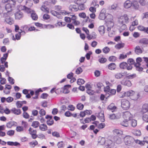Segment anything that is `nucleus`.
<instances>
[{
  "instance_id": "f257e3e1",
  "label": "nucleus",
  "mask_w": 148,
  "mask_h": 148,
  "mask_svg": "<svg viewBox=\"0 0 148 148\" xmlns=\"http://www.w3.org/2000/svg\"><path fill=\"white\" fill-rule=\"evenodd\" d=\"M54 9L56 11L54 10H51V13L53 15L56 16L59 18H61L62 16L61 15V14H63L64 12L61 11V7L60 5H56L54 6Z\"/></svg>"
},
{
  "instance_id": "f03ea898",
  "label": "nucleus",
  "mask_w": 148,
  "mask_h": 148,
  "mask_svg": "<svg viewBox=\"0 0 148 148\" xmlns=\"http://www.w3.org/2000/svg\"><path fill=\"white\" fill-rule=\"evenodd\" d=\"M16 0H8V3L5 6V9L7 12L6 13L10 14L12 10V8L15 4Z\"/></svg>"
},
{
  "instance_id": "7ed1b4c3",
  "label": "nucleus",
  "mask_w": 148,
  "mask_h": 148,
  "mask_svg": "<svg viewBox=\"0 0 148 148\" xmlns=\"http://www.w3.org/2000/svg\"><path fill=\"white\" fill-rule=\"evenodd\" d=\"M10 14L8 13H3V17L4 18L5 22L10 25H12L14 23V19L10 16Z\"/></svg>"
},
{
  "instance_id": "20e7f679",
  "label": "nucleus",
  "mask_w": 148,
  "mask_h": 148,
  "mask_svg": "<svg viewBox=\"0 0 148 148\" xmlns=\"http://www.w3.org/2000/svg\"><path fill=\"white\" fill-rule=\"evenodd\" d=\"M121 106L124 110H127L130 107L129 101L125 99H123L121 101Z\"/></svg>"
},
{
  "instance_id": "39448f33",
  "label": "nucleus",
  "mask_w": 148,
  "mask_h": 148,
  "mask_svg": "<svg viewBox=\"0 0 148 148\" xmlns=\"http://www.w3.org/2000/svg\"><path fill=\"white\" fill-rule=\"evenodd\" d=\"M118 21L120 24H126L129 22V19L127 14H124L120 17L119 18Z\"/></svg>"
},
{
  "instance_id": "423d86ee",
  "label": "nucleus",
  "mask_w": 148,
  "mask_h": 148,
  "mask_svg": "<svg viewBox=\"0 0 148 148\" xmlns=\"http://www.w3.org/2000/svg\"><path fill=\"white\" fill-rule=\"evenodd\" d=\"M124 142L127 145H130L133 143L134 139L131 136H126L124 138Z\"/></svg>"
},
{
  "instance_id": "0eeeda50",
  "label": "nucleus",
  "mask_w": 148,
  "mask_h": 148,
  "mask_svg": "<svg viewBox=\"0 0 148 148\" xmlns=\"http://www.w3.org/2000/svg\"><path fill=\"white\" fill-rule=\"evenodd\" d=\"M106 22L107 24H110V26L113 27L114 25V23L113 22V16L110 14H108L106 16Z\"/></svg>"
},
{
  "instance_id": "6e6552de",
  "label": "nucleus",
  "mask_w": 148,
  "mask_h": 148,
  "mask_svg": "<svg viewBox=\"0 0 148 148\" xmlns=\"http://www.w3.org/2000/svg\"><path fill=\"white\" fill-rule=\"evenodd\" d=\"M123 117L125 120L130 121L132 119L133 116L129 112L126 111L124 113Z\"/></svg>"
},
{
  "instance_id": "1a4fd4ad",
  "label": "nucleus",
  "mask_w": 148,
  "mask_h": 148,
  "mask_svg": "<svg viewBox=\"0 0 148 148\" xmlns=\"http://www.w3.org/2000/svg\"><path fill=\"white\" fill-rule=\"evenodd\" d=\"M95 115L98 117L101 122L105 121V118L103 111H101L100 112L96 113Z\"/></svg>"
},
{
  "instance_id": "9d476101",
  "label": "nucleus",
  "mask_w": 148,
  "mask_h": 148,
  "mask_svg": "<svg viewBox=\"0 0 148 148\" xmlns=\"http://www.w3.org/2000/svg\"><path fill=\"white\" fill-rule=\"evenodd\" d=\"M114 143L111 140L107 139L106 140L105 143V146L109 148H112L114 145Z\"/></svg>"
},
{
  "instance_id": "9b49d317",
  "label": "nucleus",
  "mask_w": 148,
  "mask_h": 148,
  "mask_svg": "<svg viewBox=\"0 0 148 148\" xmlns=\"http://www.w3.org/2000/svg\"><path fill=\"white\" fill-rule=\"evenodd\" d=\"M140 112L143 114L146 113H148V104L145 103L143 105Z\"/></svg>"
},
{
  "instance_id": "f8f14e48",
  "label": "nucleus",
  "mask_w": 148,
  "mask_h": 148,
  "mask_svg": "<svg viewBox=\"0 0 148 148\" xmlns=\"http://www.w3.org/2000/svg\"><path fill=\"white\" fill-rule=\"evenodd\" d=\"M116 93V90L114 89H111L109 91H108L107 92L106 94V96L107 98L110 96L114 95Z\"/></svg>"
},
{
  "instance_id": "ddd939ff",
  "label": "nucleus",
  "mask_w": 148,
  "mask_h": 148,
  "mask_svg": "<svg viewBox=\"0 0 148 148\" xmlns=\"http://www.w3.org/2000/svg\"><path fill=\"white\" fill-rule=\"evenodd\" d=\"M107 109L112 112H114L116 110L117 108L114 106V103H112L108 106Z\"/></svg>"
},
{
  "instance_id": "4468645a",
  "label": "nucleus",
  "mask_w": 148,
  "mask_h": 148,
  "mask_svg": "<svg viewBox=\"0 0 148 148\" xmlns=\"http://www.w3.org/2000/svg\"><path fill=\"white\" fill-rule=\"evenodd\" d=\"M15 18L16 19L20 20L23 17V15L22 12L19 11L15 14Z\"/></svg>"
},
{
  "instance_id": "2eb2a0df",
  "label": "nucleus",
  "mask_w": 148,
  "mask_h": 148,
  "mask_svg": "<svg viewBox=\"0 0 148 148\" xmlns=\"http://www.w3.org/2000/svg\"><path fill=\"white\" fill-rule=\"evenodd\" d=\"M12 112L14 114L16 115H19L21 113V110L19 109H16L14 108L11 109Z\"/></svg>"
},
{
  "instance_id": "dca6fc26",
  "label": "nucleus",
  "mask_w": 148,
  "mask_h": 148,
  "mask_svg": "<svg viewBox=\"0 0 148 148\" xmlns=\"http://www.w3.org/2000/svg\"><path fill=\"white\" fill-rule=\"evenodd\" d=\"M31 14V17L33 20H36L38 19V17L37 14L34 11L31 9V11L29 13Z\"/></svg>"
},
{
  "instance_id": "f3484780",
  "label": "nucleus",
  "mask_w": 148,
  "mask_h": 148,
  "mask_svg": "<svg viewBox=\"0 0 148 148\" xmlns=\"http://www.w3.org/2000/svg\"><path fill=\"white\" fill-rule=\"evenodd\" d=\"M78 6L76 5L71 4L69 7V10L75 12L78 10Z\"/></svg>"
},
{
  "instance_id": "a211bd4d",
  "label": "nucleus",
  "mask_w": 148,
  "mask_h": 148,
  "mask_svg": "<svg viewBox=\"0 0 148 148\" xmlns=\"http://www.w3.org/2000/svg\"><path fill=\"white\" fill-rule=\"evenodd\" d=\"M124 76V73H117L114 75V77L117 79H120L123 78Z\"/></svg>"
},
{
  "instance_id": "6ab92c4d",
  "label": "nucleus",
  "mask_w": 148,
  "mask_h": 148,
  "mask_svg": "<svg viewBox=\"0 0 148 148\" xmlns=\"http://www.w3.org/2000/svg\"><path fill=\"white\" fill-rule=\"evenodd\" d=\"M114 142L117 144H120L122 141L121 138L118 136H114Z\"/></svg>"
},
{
  "instance_id": "aec40b11",
  "label": "nucleus",
  "mask_w": 148,
  "mask_h": 148,
  "mask_svg": "<svg viewBox=\"0 0 148 148\" xmlns=\"http://www.w3.org/2000/svg\"><path fill=\"white\" fill-rule=\"evenodd\" d=\"M140 96V95L139 93L134 92L131 98L133 100H136L138 99Z\"/></svg>"
},
{
  "instance_id": "412c9836",
  "label": "nucleus",
  "mask_w": 148,
  "mask_h": 148,
  "mask_svg": "<svg viewBox=\"0 0 148 148\" xmlns=\"http://www.w3.org/2000/svg\"><path fill=\"white\" fill-rule=\"evenodd\" d=\"M135 66L136 67V69L139 72L142 71L143 70V68L141 66L140 64L135 63Z\"/></svg>"
},
{
  "instance_id": "4be33fe9",
  "label": "nucleus",
  "mask_w": 148,
  "mask_h": 148,
  "mask_svg": "<svg viewBox=\"0 0 148 148\" xmlns=\"http://www.w3.org/2000/svg\"><path fill=\"white\" fill-rule=\"evenodd\" d=\"M106 140L104 138L99 137L98 139V143L101 145L105 144Z\"/></svg>"
},
{
  "instance_id": "5701e85b",
  "label": "nucleus",
  "mask_w": 148,
  "mask_h": 148,
  "mask_svg": "<svg viewBox=\"0 0 148 148\" xmlns=\"http://www.w3.org/2000/svg\"><path fill=\"white\" fill-rule=\"evenodd\" d=\"M132 6L133 8L135 10H138L139 7V5L137 1H134L132 3Z\"/></svg>"
},
{
  "instance_id": "b1692460",
  "label": "nucleus",
  "mask_w": 148,
  "mask_h": 148,
  "mask_svg": "<svg viewBox=\"0 0 148 148\" xmlns=\"http://www.w3.org/2000/svg\"><path fill=\"white\" fill-rule=\"evenodd\" d=\"M19 9L21 10H25L28 13L31 11V9L27 8L25 6L20 5Z\"/></svg>"
},
{
  "instance_id": "393cba45",
  "label": "nucleus",
  "mask_w": 148,
  "mask_h": 148,
  "mask_svg": "<svg viewBox=\"0 0 148 148\" xmlns=\"http://www.w3.org/2000/svg\"><path fill=\"white\" fill-rule=\"evenodd\" d=\"M98 29L100 34L101 35H103L105 32V29L104 26L102 25L99 26Z\"/></svg>"
},
{
  "instance_id": "a878e982",
  "label": "nucleus",
  "mask_w": 148,
  "mask_h": 148,
  "mask_svg": "<svg viewBox=\"0 0 148 148\" xmlns=\"http://www.w3.org/2000/svg\"><path fill=\"white\" fill-rule=\"evenodd\" d=\"M132 5V3L129 0L126 1L124 3V5L125 8H128L131 6Z\"/></svg>"
},
{
  "instance_id": "bb28decb",
  "label": "nucleus",
  "mask_w": 148,
  "mask_h": 148,
  "mask_svg": "<svg viewBox=\"0 0 148 148\" xmlns=\"http://www.w3.org/2000/svg\"><path fill=\"white\" fill-rule=\"evenodd\" d=\"M121 83L124 85L130 87L131 86L132 84L131 82L129 80H126L125 82L122 81Z\"/></svg>"
},
{
  "instance_id": "cd10ccee",
  "label": "nucleus",
  "mask_w": 148,
  "mask_h": 148,
  "mask_svg": "<svg viewBox=\"0 0 148 148\" xmlns=\"http://www.w3.org/2000/svg\"><path fill=\"white\" fill-rule=\"evenodd\" d=\"M140 43L144 45H148V39L143 38L139 40Z\"/></svg>"
},
{
  "instance_id": "c85d7f7f",
  "label": "nucleus",
  "mask_w": 148,
  "mask_h": 148,
  "mask_svg": "<svg viewBox=\"0 0 148 148\" xmlns=\"http://www.w3.org/2000/svg\"><path fill=\"white\" fill-rule=\"evenodd\" d=\"M135 52L136 54H139L142 53V51L139 46H137L135 48Z\"/></svg>"
},
{
  "instance_id": "c756f323",
  "label": "nucleus",
  "mask_w": 148,
  "mask_h": 148,
  "mask_svg": "<svg viewBox=\"0 0 148 148\" xmlns=\"http://www.w3.org/2000/svg\"><path fill=\"white\" fill-rule=\"evenodd\" d=\"M7 144L10 146H17L20 145V144L16 142H13L12 141H8L7 142Z\"/></svg>"
},
{
  "instance_id": "7c9ffc66",
  "label": "nucleus",
  "mask_w": 148,
  "mask_h": 148,
  "mask_svg": "<svg viewBox=\"0 0 148 148\" xmlns=\"http://www.w3.org/2000/svg\"><path fill=\"white\" fill-rule=\"evenodd\" d=\"M21 34L20 32H19L18 33L16 34L15 35V38L14 37V36H12V39L13 40H19L20 39Z\"/></svg>"
},
{
  "instance_id": "2f4dec72",
  "label": "nucleus",
  "mask_w": 148,
  "mask_h": 148,
  "mask_svg": "<svg viewBox=\"0 0 148 148\" xmlns=\"http://www.w3.org/2000/svg\"><path fill=\"white\" fill-rule=\"evenodd\" d=\"M71 85H65L63 88V92L65 93H68L69 92V90H68V88H70Z\"/></svg>"
},
{
  "instance_id": "473e14b6",
  "label": "nucleus",
  "mask_w": 148,
  "mask_h": 148,
  "mask_svg": "<svg viewBox=\"0 0 148 148\" xmlns=\"http://www.w3.org/2000/svg\"><path fill=\"white\" fill-rule=\"evenodd\" d=\"M116 65L114 63H112L108 65V68L109 69L112 70L115 69Z\"/></svg>"
},
{
  "instance_id": "72a5a7b5",
  "label": "nucleus",
  "mask_w": 148,
  "mask_h": 148,
  "mask_svg": "<svg viewBox=\"0 0 148 148\" xmlns=\"http://www.w3.org/2000/svg\"><path fill=\"white\" fill-rule=\"evenodd\" d=\"M40 129L42 131H45L47 129V125L45 124H41L39 126Z\"/></svg>"
},
{
  "instance_id": "f704fd0d",
  "label": "nucleus",
  "mask_w": 148,
  "mask_h": 148,
  "mask_svg": "<svg viewBox=\"0 0 148 148\" xmlns=\"http://www.w3.org/2000/svg\"><path fill=\"white\" fill-rule=\"evenodd\" d=\"M66 25V23L64 22H58L56 24L57 27H62Z\"/></svg>"
},
{
  "instance_id": "c9c22d12",
  "label": "nucleus",
  "mask_w": 148,
  "mask_h": 148,
  "mask_svg": "<svg viewBox=\"0 0 148 148\" xmlns=\"http://www.w3.org/2000/svg\"><path fill=\"white\" fill-rule=\"evenodd\" d=\"M114 133L118 136L121 135L123 134V132L118 129H115L114 130Z\"/></svg>"
},
{
  "instance_id": "e433bc0d",
  "label": "nucleus",
  "mask_w": 148,
  "mask_h": 148,
  "mask_svg": "<svg viewBox=\"0 0 148 148\" xmlns=\"http://www.w3.org/2000/svg\"><path fill=\"white\" fill-rule=\"evenodd\" d=\"M38 144L37 141L36 140H34L30 142L29 144L31 147H33Z\"/></svg>"
},
{
  "instance_id": "4c0bfd02",
  "label": "nucleus",
  "mask_w": 148,
  "mask_h": 148,
  "mask_svg": "<svg viewBox=\"0 0 148 148\" xmlns=\"http://www.w3.org/2000/svg\"><path fill=\"white\" fill-rule=\"evenodd\" d=\"M128 121L125 120L123 121L121 123V125L125 127H127L128 126Z\"/></svg>"
},
{
  "instance_id": "58836bf2",
  "label": "nucleus",
  "mask_w": 148,
  "mask_h": 148,
  "mask_svg": "<svg viewBox=\"0 0 148 148\" xmlns=\"http://www.w3.org/2000/svg\"><path fill=\"white\" fill-rule=\"evenodd\" d=\"M127 66V64L125 62H123L120 64L119 66L121 68L125 69Z\"/></svg>"
},
{
  "instance_id": "ea45409f",
  "label": "nucleus",
  "mask_w": 148,
  "mask_h": 148,
  "mask_svg": "<svg viewBox=\"0 0 148 148\" xmlns=\"http://www.w3.org/2000/svg\"><path fill=\"white\" fill-rule=\"evenodd\" d=\"M41 10L43 12L48 13L49 12V9L45 5H42L41 8Z\"/></svg>"
},
{
  "instance_id": "a19ab883",
  "label": "nucleus",
  "mask_w": 148,
  "mask_h": 148,
  "mask_svg": "<svg viewBox=\"0 0 148 148\" xmlns=\"http://www.w3.org/2000/svg\"><path fill=\"white\" fill-rule=\"evenodd\" d=\"M133 133L136 136H140L141 134L140 131V130H134L133 131Z\"/></svg>"
},
{
  "instance_id": "79ce46f5",
  "label": "nucleus",
  "mask_w": 148,
  "mask_h": 148,
  "mask_svg": "<svg viewBox=\"0 0 148 148\" xmlns=\"http://www.w3.org/2000/svg\"><path fill=\"white\" fill-rule=\"evenodd\" d=\"M106 16L105 13L101 12L99 16V18L100 20H103L105 19Z\"/></svg>"
},
{
  "instance_id": "37998d69",
  "label": "nucleus",
  "mask_w": 148,
  "mask_h": 148,
  "mask_svg": "<svg viewBox=\"0 0 148 148\" xmlns=\"http://www.w3.org/2000/svg\"><path fill=\"white\" fill-rule=\"evenodd\" d=\"M39 123L37 121H34L32 122V126L34 128L38 127L39 125Z\"/></svg>"
},
{
  "instance_id": "c03bdc74",
  "label": "nucleus",
  "mask_w": 148,
  "mask_h": 148,
  "mask_svg": "<svg viewBox=\"0 0 148 148\" xmlns=\"http://www.w3.org/2000/svg\"><path fill=\"white\" fill-rule=\"evenodd\" d=\"M130 121H131L132 126L133 127H136L137 125L136 121L135 119H132L131 120H130Z\"/></svg>"
},
{
  "instance_id": "a18cd8bd",
  "label": "nucleus",
  "mask_w": 148,
  "mask_h": 148,
  "mask_svg": "<svg viewBox=\"0 0 148 148\" xmlns=\"http://www.w3.org/2000/svg\"><path fill=\"white\" fill-rule=\"evenodd\" d=\"M134 92V91L132 90H130L127 92H125L126 96L127 97H131Z\"/></svg>"
},
{
  "instance_id": "49530a36",
  "label": "nucleus",
  "mask_w": 148,
  "mask_h": 148,
  "mask_svg": "<svg viewBox=\"0 0 148 148\" xmlns=\"http://www.w3.org/2000/svg\"><path fill=\"white\" fill-rule=\"evenodd\" d=\"M78 10H83L85 9V6L84 4H78Z\"/></svg>"
},
{
  "instance_id": "de8ad7c7",
  "label": "nucleus",
  "mask_w": 148,
  "mask_h": 148,
  "mask_svg": "<svg viewBox=\"0 0 148 148\" xmlns=\"http://www.w3.org/2000/svg\"><path fill=\"white\" fill-rule=\"evenodd\" d=\"M137 76L136 75L135 73H134L132 75H128L127 76V77L129 79H132L136 77Z\"/></svg>"
},
{
  "instance_id": "09e8293b",
  "label": "nucleus",
  "mask_w": 148,
  "mask_h": 148,
  "mask_svg": "<svg viewBox=\"0 0 148 148\" xmlns=\"http://www.w3.org/2000/svg\"><path fill=\"white\" fill-rule=\"evenodd\" d=\"M57 146L58 148H63L64 146V144L62 141L58 142L57 144Z\"/></svg>"
},
{
  "instance_id": "8fccbe9b",
  "label": "nucleus",
  "mask_w": 148,
  "mask_h": 148,
  "mask_svg": "<svg viewBox=\"0 0 148 148\" xmlns=\"http://www.w3.org/2000/svg\"><path fill=\"white\" fill-rule=\"evenodd\" d=\"M84 82L85 81L84 79H79L77 80V83L78 85H80L84 84Z\"/></svg>"
},
{
  "instance_id": "3c124183",
  "label": "nucleus",
  "mask_w": 148,
  "mask_h": 148,
  "mask_svg": "<svg viewBox=\"0 0 148 148\" xmlns=\"http://www.w3.org/2000/svg\"><path fill=\"white\" fill-rule=\"evenodd\" d=\"M103 52L105 53H108L110 51V49L109 48L107 47H105L102 49Z\"/></svg>"
},
{
  "instance_id": "603ef678",
  "label": "nucleus",
  "mask_w": 148,
  "mask_h": 148,
  "mask_svg": "<svg viewBox=\"0 0 148 148\" xmlns=\"http://www.w3.org/2000/svg\"><path fill=\"white\" fill-rule=\"evenodd\" d=\"M47 124L49 126L52 125L54 123V121L52 118L48 120L47 121Z\"/></svg>"
},
{
  "instance_id": "864d4df0",
  "label": "nucleus",
  "mask_w": 148,
  "mask_h": 148,
  "mask_svg": "<svg viewBox=\"0 0 148 148\" xmlns=\"http://www.w3.org/2000/svg\"><path fill=\"white\" fill-rule=\"evenodd\" d=\"M83 71L82 68L81 67H79L75 71L76 73L79 74L82 72Z\"/></svg>"
},
{
  "instance_id": "5fc2aeb1",
  "label": "nucleus",
  "mask_w": 148,
  "mask_h": 148,
  "mask_svg": "<svg viewBox=\"0 0 148 148\" xmlns=\"http://www.w3.org/2000/svg\"><path fill=\"white\" fill-rule=\"evenodd\" d=\"M134 141L136 143L139 144L141 145H143L144 144V143L143 141H140V140L138 139H135Z\"/></svg>"
},
{
  "instance_id": "6e6d98bb",
  "label": "nucleus",
  "mask_w": 148,
  "mask_h": 148,
  "mask_svg": "<svg viewBox=\"0 0 148 148\" xmlns=\"http://www.w3.org/2000/svg\"><path fill=\"white\" fill-rule=\"evenodd\" d=\"M14 134V131L13 130H11L8 131L7 132L8 135L10 136H13Z\"/></svg>"
},
{
  "instance_id": "4d7b16f0",
  "label": "nucleus",
  "mask_w": 148,
  "mask_h": 148,
  "mask_svg": "<svg viewBox=\"0 0 148 148\" xmlns=\"http://www.w3.org/2000/svg\"><path fill=\"white\" fill-rule=\"evenodd\" d=\"M60 112L63 113L66 110V107L65 105H62L60 108Z\"/></svg>"
},
{
  "instance_id": "13d9d810",
  "label": "nucleus",
  "mask_w": 148,
  "mask_h": 148,
  "mask_svg": "<svg viewBox=\"0 0 148 148\" xmlns=\"http://www.w3.org/2000/svg\"><path fill=\"white\" fill-rule=\"evenodd\" d=\"M119 96L120 98H123L126 96L125 92L122 91L119 94Z\"/></svg>"
},
{
  "instance_id": "bf43d9fd",
  "label": "nucleus",
  "mask_w": 148,
  "mask_h": 148,
  "mask_svg": "<svg viewBox=\"0 0 148 148\" xmlns=\"http://www.w3.org/2000/svg\"><path fill=\"white\" fill-rule=\"evenodd\" d=\"M14 124V122L12 121H10L6 124V126L7 127L10 128Z\"/></svg>"
},
{
  "instance_id": "052dcab7",
  "label": "nucleus",
  "mask_w": 148,
  "mask_h": 148,
  "mask_svg": "<svg viewBox=\"0 0 148 148\" xmlns=\"http://www.w3.org/2000/svg\"><path fill=\"white\" fill-rule=\"evenodd\" d=\"M77 109L79 110H82L84 106L83 104L79 103L77 104Z\"/></svg>"
},
{
  "instance_id": "680f3d73",
  "label": "nucleus",
  "mask_w": 148,
  "mask_h": 148,
  "mask_svg": "<svg viewBox=\"0 0 148 148\" xmlns=\"http://www.w3.org/2000/svg\"><path fill=\"white\" fill-rule=\"evenodd\" d=\"M16 130L18 132H21L23 130L24 128L22 126H18L16 127Z\"/></svg>"
},
{
  "instance_id": "e2e57ef3",
  "label": "nucleus",
  "mask_w": 148,
  "mask_h": 148,
  "mask_svg": "<svg viewBox=\"0 0 148 148\" xmlns=\"http://www.w3.org/2000/svg\"><path fill=\"white\" fill-rule=\"evenodd\" d=\"M3 42L5 45H9L10 41L8 38H5L3 40Z\"/></svg>"
},
{
  "instance_id": "0e129e2a",
  "label": "nucleus",
  "mask_w": 148,
  "mask_h": 148,
  "mask_svg": "<svg viewBox=\"0 0 148 148\" xmlns=\"http://www.w3.org/2000/svg\"><path fill=\"white\" fill-rule=\"evenodd\" d=\"M91 5L96 7H98L99 5L96 1H93L91 3Z\"/></svg>"
},
{
  "instance_id": "69168bd1",
  "label": "nucleus",
  "mask_w": 148,
  "mask_h": 148,
  "mask_svg": "<svg viewBox=\"0 0 148 148\" xmlns=\"http://www.w3.org/2000/svg\"><path fill=\"white\" fill-rule=\"evenodd\" d=\"M143 120L146 122H148V115L144 114L143 116Z\"/></svg>"
},
{
  "instance_id": "338daca9",
  "label": "nucleus",
  "mask_w": 148,
  "mask_h": 148,
  "mask_svg": "<svg viewBox=\"0 0 148 148\" xmlns=\"http://www.w3.org/2000/svg\"><path fill=\"white\" fill-rule=\"evenodd\" d=\"M29 134L31 135L32 134H34L36 133V130L33 129L31 127L29 128Z\"/></svg>"
},
{
  "instance_id": "774afa93",
  "label": "nucleus",
  "mask_w": 148,
  "mask_h": 148,
  "mask_svg": "<svg viewBox=\"0 0 148 148\" xmlns=\"http://www.w3.org/2000/svg\"><path fill=\"white\" fill-rule=\"evenodd\" d=\"M116 59V58L113 56H112L109 57V60L111 62H114Z\"/></svg>"
}]
</instances>
